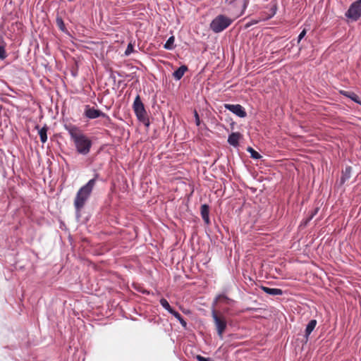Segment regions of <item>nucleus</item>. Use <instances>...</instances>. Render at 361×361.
I'll return each instance as SVG.
<instances>
[{
  "instance_id": "1",
  "label": "nucleus",
  "mask_w": 361,
  "mask_h": 361,
  "mask_svg": "<svg viewBox=\"0 0 361 361\" xmlns=\"http://www.w3.org/2000/svg\"><path fill=\"white\" fill-rule=\"evenodd\" d=\"M65 128L73 142L76 152L83 156L87 155L92 146V140L76 126H66Z\"/></svg>"
},
{
  "instance_id": "2",
  "label": "nucleus",
  "mask_w": 361,
  "mask_h": 361,
  "mask_svg": "<svg viewBox=\"0 0 361 361\" xmlns=\"http://www.w3.org/2000/svg\"><path fill=\"white\" fill-rule=\"evenodd\" d=\"M98 174L94 176V178L90 180L85 185L81 187L77 192L75 197L74 199V207L77 215H80L82 209L86 204V202L90 197V195L95 186Z\"/></svg>"
},
{
  "instance_id": "3",
  "label": "nucleus",
  "mask_w": 361,
  "mask_h": 361,
  "mask_svg": "<svg viewBox=\"0 0 361 361\" xmlns=\"http://www.w3.org/2000/svg\"><path fill=\"white\" fill-rule=\"evenodd\" d=\"M232 22L233 20L231 18L224 15H218L212 20L210 28L214 32L219 33L229 27Z\"/></svg>"
},
{
  "instance_id": "4",
  "label": "nucleus",
  "mask_w": 361,
  "mask_h": 361,
  "mask_svg": "<svg viewBox=\"0 0 361 361\" xmlns=\"http://www.w3.org/2000/svg\"><path fill=\"white\" fill-rule=\"evenodd\" d=\"M212 316L214 322V325L219 337L222 339L224 333L226 329V321L223 316H219L214 309L212 311Z\"/></svg>"
},
{
  "instance_id": "5",
  "label": "nucleus",
  "mask_w": 361,
  "mask_h": 361,
  "mask_svg": "<svg viewBox=\"0 0 361 361\" xmlns=\"http://www.w3.org/2000/svg\"><path fill=\"white\" fill-rule=\"evenodd\" d=\"M137 119L145 127H149L150 122L148 115L138 95H137Z\"/></svg>"
},
{
  "instance_id": "6",
  "label": "nucleus",
  "mask_w": 361,
  "mask_h": 361,
  "mask_svg": "<svg viewBox=\"0 0 361 361\" xmlns=\"http://www.w3.org/2000/svg\"><path fill=\"white\" fill-rule=\"evenodd\" d=\"M345 16L353 20H357L361 16V0L353 2L347 11Z\"/></svg>"
},
{
  "instance_id": "7",
  "label": "nucleus",
  "mask_w": 361,
  "mask_h": 361,
  "mask_svg": "<svg viewBox=\"0 0 361 361\" xmlns=\"http://www.w3.org/2000/svg\"><path fill=\"white\" fill-rule=\"evenodd\" d=\"M84 116L89 119H94L99 117H105L106 114L99 109L91 107L90 105H85Z\"/></svg>"
},
{
  "instance_id": "8",
  "label": "nucleus",
  "mask_w": 361,
  "mask_h": 361,
  "mask_svg": "<svg viewBox=\"0 0 361 361\" xmlns=\"http://www.w3.org/2000/svg\"><path fill=\"white\" fill-rule=\"evenodd\" d=\"M224 107L240 118H245L247 116L245 109L240 104H226Z\"/></svg>"
},
{
  "instance_id": "9",
  "label": "nucleus",
  "mask_w": 361,
  "mask_h": 361,
  "mask_svg": "<svg viewBox=\"0 0 361 361\" xmlns=\"http://www.w3.org/2000/svg\"><path fill=\"white\" fill-rule=\"evenodd\" d=\"M218 303H221L226 306H232L235 303V301L227 297L225 294H219L215 298L212 302L213 309H214V307Z\"/></svg>"
},
{
  "instance_id": "10",
  "label": "nucleus",
  "mask_w": 361,
  "mask_h": 361,
  "mask_svg": "<svg viewBox=\"0 0 361 361\" xmlns=\"http://www.w3.org/2000/svg\"><path fill=\"white\" fill-rule=\"evenodd\" d=\"M201 216L206 224H210L209 207L207 204H202L200 208Z\"/></svg>"
},
{
  "instance_id": "11",
  "label": "nucleus",
  "mask_w": 361,
  "mask_h": 361,
  "mask_svg": "<svg viewBox=\"0 0 361 361\" xmlns=\"http://www.w3.org/2000/svg\"><path fill=\"white\" fill-rule=\"evenodd\" d=\"M240 134L239 133H232L228 135V142L229 145L236 147L239 144V140L240 138Z\"/></svg>"
},
{
  "instance_id": "12",
  "label": "nucleus",
  "mask_w": 361,
  "mask_h": 361,
  "mask_svg": "<svg viewBox=\"0 0 361 361\" xmlns=\"http://www.w3.org/2000/svg\"><path fill=\"white\" fill-rule=\"evenodd\" d=\"M262 290L271 295H283V290L280 288H269L266 286H262Z\"/></svg>"
},
{
  "instance_id": "13",
  "label": "nucleus",
  "mask_w": 361,
  "mask_h": 361,
  "mask_svg": "<svg viewBox=\"0 0 361 361\" xmlns=\"http://www.w3.org/2000/svg\"><path fill=\"white\" fill-rule=\"evenodd\" d=\"M352 167L346 166L345 169L342 171V176L341 178V183H345L351 176Z\"/></svg>"
},
{
  "instance_id": "14",
  "label": "nucleus",
  "mask_w": 361,
  "mask_h": 361,
  "mask_svg": "<svg viewBox=\"0 0 361 361\" xmlns=\"http://www.w3.org/2000/svg\"><path fill=\"white\" fill-rule=\"evenodd\" d=\"M317 324V322L316 319H312L307 324L306 329H305V336L307 340L308 339V337L311 334L312 331L314 329Z\"/></svg>"
},
{
  "instance_id": "15",
  "label": "nucleus",
  "mask_w": 361,
  "mask_h": 361,
  "mask_svg": "<svg viewBox=\"0 0 361 361\" xmlns=\"http://www.w3.org/2000/svg\"><path fill=\"white\" fill-rule=\"evenodd\" d=\"M188 70V68L187 66H180L176 71H175L173 73V78L177 80H179L182 78V77L183 76L185 72Z\"/></svg>"
},
{
  "instance_id": "16",
  "label": "nucleus",
  "mask_w": 361,
  "mask_h": 361,
  "mask_svg": "<svg viewBox=\"0 0 361 361\" xmlns=\"http://www.w3.org/2000/svg\"><path fill=\"white\" fill-rule=\"evenodd\" d=\"M341 94L343 95L350 98L355 102L361 104V101L360 100L359 97L355 93H354L353 92L342 91Z\"/></svg>"
},
{
  "instance_id": "17",
  "label": "nucleus",
  "mask_w": 361,
  "mask_h": 361,
  "mask_svg": "<svg viewBox=\"0 0 361 361\" xmlns=\"http://www.w3.org/2000/svg\"><path fill=\"white\" fill-rule=\"evenodd\" d=\"M47 126H44L43 128H40L39 130V137H40V140L42 143H45L47 140Z\"/></svg>"
},
{
  "instance_id": "18",
  "label": "nucleus",
  "mask_w": 361,
  "mask_h": 361,
  "mask_svg": "<svg viewBox=\"0 0 361 361\" xmlns=\"http://www.w3.org/2000/svg\"><path fill=\"white\" fill-rule=\"evenodd\" d=\"M174 42V36H171L164 45V49L167 50H173L175 48Z\"/></svg>"
},
{
  "instance_id": "19",
  "label": "nucleus",
  "mask_w": 361,
  "mask_h": 361,
  "mask_svg": "<svg viewBox=\"0 0 361 361\" xmlns=\"http://www.w3.org/2000/svg\"><path fill=\"white\" fill-rule=\"evenodd\" d=\"M170 314H171L173 316H174L179 321V322L183 327H186L187 323H186L185 320L178 312L173 310V311Z\"/></svg>"
},
{
  "instance_id": "20",
  "label": "nucleus",
  "mask_w": 361,
  "mask_h": 361,
  "mask_svg": "<svg viewBox=\"0 0 361 361\" xmlns=\"http://www.w3.org/2000/svg\"><path fill=\"white\" fill-rule=\"evenodd\" d=\"M159 302L160 305L163 307V308L167 310L169 313H171L173 311V309L171 307L166 299L161 298Z\"/></svg>"
},
{
  "instance_id": "21",
  "label": "nucleus",
  "mask_w": 361,
  "mask_h": 361,
  "mask_svg": "<svg viewBox=\"0 0 361 361\" xmlns=\"http://www.w3.org/2000/svg\"><path fill=\"white\" fill-rule=\"evenodd\" d=\"M56 23L59 30H61L63 32L66 30V26L61 17L56 18Z\"/></svg>"
},
{
  "instance_id": "22",
  "label": "nucleus",
  "mask_w": 361,
  "mask_h": 361,
  "mask_svg": "<svg viewBox=\"0 0 361 361\" xmlns=\"http://www.w3.org/2000/svg\"><path fill=\"white\" fill-rule=\"evenodd\" d=\"M247 151L250 153L251 154V157H252L253 159H259L261 156L260 154L256 152L254 149H252V147H249L247 149Z\"/></svg>"
},
{
  "instance_id": "23",
  "label": "nucleus",
  "mask_w": 361,
  "mask_h": 361,
  "mask_svg": "<svg viewBox=\"0 0 361 361\" xmlns=\"http://www.w3.org/2000/svg\"><path fill=\"white\" fill-rule=\"evenodd\" d=\"M6 57L4 44L0 45V59H4Z\"/></svg>"
},
{
  "instance_id": "24",
  "label": "nucleus",
  "mask_w": 361,
  "mask_h": 361,
  "mask_svg": "<svg viewBox=\"0 0 361 361\" xmlns=\"http://www.w3.org/2000/svg\"><path fill=\"white\" fill-rule=\"evenodd\" d=\"M196 359L197 361H214L212 358L210 357H204L202 355H197L196 356Z\"/></svg>"
},
{
  "instance_id": "25",
  "label": "nucleus",
  "mask_w": 361,
  "mask_h": 361,
  "mask_svg": "<svg viewBox=\"0 0 361 361\" xmlns=\"http://www.w3.org/2000/svg\"><path fill=\"white\" fill-rule=\"evenodd\" d=\"M307 31L305 29L302 30L298 37V44L300 42L302 39L305 36Z\"/></svg>"
},
{
  "instance_id": "26",
  "label": "nucleus",
  "mask_w": 361,
  "mask_h": 361,
  "mask_svg": "<svg viewBox=\"0 0 361 361\" xmlns=\"http://www.w3.org/2000/svg\"><path fill=\"white\" fill-rule=\"evenodd\" d=\"M133 51V45L131 43H130V44H128V47H127V49H126V51H125V54H126V55H128V54H130V53H132Z\"/></svg>"
},
{
  "instance_id": "27",
  "label": "nucleus",
  "mask_w": 361,
  "mask_h": 361,
  "mask_svg": "<svg viewBox=\"0 0 361 361\" xmlns=\"http://www.w3.org/2000/svg\"><path fill=\"white\" fill-rule=\"evenodd\" d=\"M195 118L196 125L197 126H199L200 124V117H199V115H198L197 111H195Z\"/></svg>"
},
{
  "instance_id": "28",
  "label": "nucleus",
  "mask_w": 361,
  "mask_h": 361,
  "mask_svg": "<svg viewBox=\"0 0 361 361\" xmlns=\"http://www.w3.org/2000/svg\"><path fill=\"white\" fill-rule=\"evenodd\" d=\"M229 312H230V309H229V307H226L223 308V313L226 314H229Z\"/></svg>"
},
{
  "instance_id": "29",
  "label": "nucleus",
  "mask_w": 361,
  "mask_h": 361,
  "mask_svg": "<svg viewBox=\"0 0 361 361\" xmlns=\"http://www.w3.org/2000/svg\"><path fill=\"white\" fill-rule=\"evenodd\" d=\"M317 209H315V211L312 213V214L310 216V217L307 219V221H310L313 218V216L317 214Z\"/></svg>"
},
{
  "instance_id": "30",
  "label": "nucleus",
  "mask_w": 361,
  "mask_h": 361,
  "mask_svg": "<svg viewBox=\"0 0 361 361\" xmlns=\"http://www.w3.org/2000/svg\"><path fill=\"white\" fill-rule=\"evenodd\" d=\"M258 23V20L251 21L250 23H249L247 25V27H249V26H250V25H255V24H256V23Z\"/></svg>"
},
{
  "instance_id": "31",
  "label": "nucleus",
  "mask_w": 361,
  "mask_h": 361,
  "mask_svg": "<svg viewBox=\"0 0 361 361\" xmlns=\"http://www.w3.org/2000/svg\"><path fill=\"white\" fill-rule=\"evenodd\" d=\"M132 108L134 110V111L135 112V99H134V101L132 104Z\"/></svg>"
},
{
  "instance_id": "32",
  "label": "nucleus",
  "mask_w": 361,
  "mask_h": 361,
  "mask_svg": "<svg viewBox=\"0 0 361 361\" xmlns=\"http://www.w3.org/2000/svg\"><path fill=\"white\" fill-rule=\"evenodd\" d=\"M247 3L246 1H244L243 3V11H245L247 8Z\"/></svg>"
},
{
  "instance_id": "33",
  "label": "nucleus",
  "mask_w": 361,
  "mask_h": 361,
  "mask_svg": "<svg viewBox=\"0 0 361 361\" xmlns=\"http://www.w3.org/2000/svg\"><path fill=\"white\" fill-rule=\"evenodd\" d=\"M4 44V42L3 40V38L0 36V45Z\"/></svg>"
},
{
  "instance_id": "34",
  "label": "nucleus",
  "mask_w": 361,
  "mask_h": 361,
  "mask_svg": "<svg viewBox=\"0 0 361 361\" xmlns=\"http://www.w3.org/2000/svg\"><path fill=\"white\" fill-rule=\"evenodd\" d=\"M136 290L137 291H141L138 287H137Z\"/></svg>"
}]
</instances>
